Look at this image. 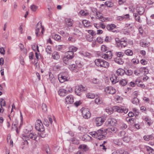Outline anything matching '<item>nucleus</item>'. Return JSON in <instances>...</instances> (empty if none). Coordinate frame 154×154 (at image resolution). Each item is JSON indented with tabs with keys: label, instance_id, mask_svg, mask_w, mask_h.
<instances>
[{
	"label": "nucleus",
	"instance_id": "nucleus-1",
	"mask_svg": "<svg viewBox=\"0 0 154 154\" xmlns=\"http://www.w3.org/2000/svg\"><path fill=\"white\" fill-rule=\"evenodd\" d=\"M90 134L93 137H96L98 139L101 140L105 138V135L106 134V133L103 130L99 129L96 132H90Z\"/></svg>",
	"mask_w": 154,
	"mask_h": 154
},
{
	"label": "nucleus",
	"instance_id": "nucleus-2",
	"mask_svg": "<svg viewBox=\"0 0 154 154\" xmlns=\"http://www.w3.org/2000/svg\"><path fill=\"white\" fill-rule=\"evenodd\" d=\"M96 65L100 67L108 68L109 66V63L104 60L100 59H96L94 61Z\"/></svg>",
	"mask_w": 154,
	"mask_h": 154
},
{
	"label": "nucleus",
	"instance_id": "nucleus-3",
	"mask_svg": "<svg viewBox=\"0 0 154 154\" xmlns=\"http://www.w3.org/2000/svg\"><path fill=\"white\" fill-rule=\"evenodd\" d=\"M116 45L119 48L121 49L125 47L127 45V42L123 39L120 40L118 38H115Z\"/></svg>",
	"mask_w": 154,
	"mask_h": 154
},
{
	"label": "nucleus",
	"instance_id": "nucleus-4",
	"mask_svg": "<svg viewBox=\"0 0 154 154\" xmlns=\"http://www.w3.org/2000/svg\"><path fill=\"white\" fill-rule=\"evenodd\" d=\"M83 117L85 119L89 118L91 116V113L89 109L82 107L80 110Z\"/></svg>",
	"mask_w": 154,
	"mask_h": 154
},
{
	"label": "nucleus",
	"instance_id": "nucleus-5",
	"mask_svg": "<svg viewBox=\"0 0 154 154\" xmlns=\"http://www.w3.org/2000/svg\"><path fill=\"white\" fill-rule=\"evenodd\" d=\"M35 128L39 132H43L45 130L44 126L41 120H37L35 124Z\"/></svg>",
	"mask_w": 154,
	"mask_h": 154
},
{
	"label": "nucleus",
	"instance_id": "nucleus-6",
	"mask_svg": "<svg viewBox=\"0 0 154 154\" xmlns=\"http://www.w3.org/2000/svg\"><path fill=\"white\" fill-rule=\"evenodd\" d=\"M26 140H29L30 139H31L37 141L36 139L37 137V135L34 133H31L29 135H26ZM25 142V143L26 142L27 144H28V143L26 140Z\"/></svg>",
	"mask_w": 154,
	"mask_h": 154
},
{
	"label": "nucleus",
	"instance_id": "nucleus-7",
	"mask_svg": "<svg viewBox=\"0 0 154 154\" xmlns=\"http://www.w3.org/2000/svg\"><path fill=\"white\" fill-rule=\"evenodd\" d=\"M42 29L41 32L42 34H43L45 31L44 27L42 26V23H38L36 24V29L35 30V34L37 37H38V33L40 29Z\"/></svg>",
	"mask_w": 154,
	"mask_h": 154
},
{
	"label": "nucleus",
	"instance_id": "nucleus-8",
	"mask_svg": "<svg viewBox=\"0 0 154 154\" xmlns=\"http://www.w3.org/2000/svg\"><path fill=\"white\" fill-rule=\"evenodd\" d=\"M112 54L111 51H109L106 52L105 53L102 54L101 57L103 58L106 60L111 59L112 57Z\"/></svg>",
	"mask_w": 154,
	"mask_h": 154
},
{
	"label": "nucleus",
	"instance_id": "nucleus-9",
	"mask_svg": "<svg viewBox=\"0 0 154 154\" xmlns=\"http://www.w3.org/2000/svg\"><path fill=\"white\" fill-rule=\"evenodd\" d=\"M105 91L107 94H114L116 92V89L111 87H108L105 89Z\"/></svg>",
	"mask_w": 154,
	"mask_h": 154
},
{
	"label": "nucleus",
	"instance_id": "nucleus-10",
	"mask_svg": "<svg viewBox=\"0 0 154 154\" xmlns=\"http://www.w3.org/2000/svg\"><path fill=\"white\" fill-rule=\"evenodd\" d=\"M58 79L60 82L63 83L68 80V75H65L64 74H60L58 76Z\"/></svg>",
	"mask_w": 154,
	"mask_h": 154
},
{
	"label": "nucleus",
	"instance_id": "nucleus-11",
	"mask_svg": "<svg viewBox=\"0 0 154 154\" xmlns=\"http://www.w3.org/2000/svg\"><path fill=\"white\" fill-rule=\"evenodd\" d=\"M105 120L104 118H102L101 117L97 118L96 119V125L98 126L101 125L104 122Z\"/></svg>",
	"mask_w": 154,
	"mask_h": 154
},
{
	"label": "nucleus",
	"instance_id": "nucleus-12",
	"mask_svg": "<svg viewBox=\"0 0 154 154\" xmlns=\"http://www.w3.org/2000/svg\"><path fill=\"white\" fill-rule=\"evenodd\" d=\"M137 12L140 15L143 14L145 11V9L143 7L138 6L136 9Z\"/></svg>",
	"mask_w": 154,
	"mask_h": 154
},
{
	"label": "nucleus",
	"instance_id": "nucleus-13",
	"mask_svg": "<svg viewBox=\"0 0 154 154\" xmlns=\"http://www.w3.org/2000/svg\"><path fill=\"white\" fill-rule=\"evenodd\" d=\"M96 18L98 19L102 22H104L105 21V19L103 16L102 14L99 12H96Z\"/></svg>",
	"mask_w": 154,
	"mask_h": 154
},
{
	"label": "nucleus",
	"instance_id": "nucleus-14",
	"mask_svg": "<svg viewBox=\"0 0 154 154\" xmlns=\"http://www.w3.org/2000/svg\"><path fill=\"white\" fill-rule=\"evenodd\" d=\"M110 80L112 84H115L119 81V79L118 76L115 75H112V77L110 78Z\"/></svg>",
	"mask_w": 154,
	"mask_h": 154
},
{
	"label": "nucleus",
	"instance_id": "nucleus-15",
	"mask_svg": "<svg viewBox=\"0 0 154 154\" xmlns=\"http://www.w3.org/2000/svg\"><path fill=\"white\" fill-rule=\"evenodd\" d=\"M87 88L85 87H84L82 85H80L78 86V95L80 96L81 94H79V92L80 91V93L84 91H86Z\"/></svg>",
	"mask_w": 154,
	"mask_h": 154
},
{
	"label": "nucleus",
	"instance_id": "nucleus-16",
	"mask_svg": "<svg viewBox=\"0 0 154 154\" xmlns=\"http://www.w3.org/2000/svg\"><path fill=\"white\" fill-rule=\"evenodd\" d=\"M79 137L83 141H89L91 139V137L88 134L83 135L82 137L79 136Z\"/></svg>",
	"mask_w": 154,
	"mask_h": 154
},
{
	"label": "nucleus",
	"instance_id": "nucleus-17",
	"mask_svg": "<svg viewBox=\"0 0 154 154\" xmlns=\"http://www.w3.org/2000/svg\"><path fill=\"white\" fill-rule=\"evenodd\" d=\"M68 91L64 89H60L58 91L59 95L61 96H64L68 94Z\"/></svg>",
	"mask_w": 154,
	"mask_h": 154
},
{
	"label": "nucleus",
	"instance_id": "nucleus-18",
	"mask_svg": "<svg viewBox=\"0 0 154 154\" xmlns=\"http://www.w3.org/2000/svg\"><path fill=\"white\" fill-rule=\"evenodd\" d=\"M108 122L109 125L113 126H115L117 122L116 120L114 118H111L108 119Z\"/></svg>",
	"mask_w": 154,
	"mask_h": 154
},
{
	"label": "nucleus",
	"instance_id": "nucleus-19",
	"mask_svg": "<svg viewBox=\"0 0 154 154\" xmlns=\"http://www.w3.org/2000/svg\"><path fill=\"white\" fill-rule=\"evenodd\" d=\"M90 54L86 52H84V51H80L79 52V55L78 57L81 58V57L82 58L84 57H88L90 56Z\"/></svg>",
	"mask_w": 154,
	"mask_h": 154
},
{
	"label": "nucleus",
	"instance_id": "nucleus-20",
	"mask_svg": "<svg viewBox=\"0 0 154 154\" xmlns=\"http://www.w3.org/2000/svg\"><path fill=\"white\" fill-rule=\"evenodd\" d=\"M66 101L67 103H72L74 102V99L71 95L67 96L66 98Z\"/></svg>",
	"mask_w": 154,
	"mask_h": 154
},
{
	"label": "nucleus",
	"instance_id": "nucleus-21",
	"mask_svg": "<svg viewBox=\"0 0 154 154\" xmlns=\"http://www.w3.org/2000/svg\"><path fill=\"white\" fill-rule=\"evenodd\" d=\"M65 56L69 59H72L74 57V53L72 51H68L65 53Z\"/></svg>",
	"mask_w": 154,
	"mask_h": 154
},
{
	"label": "nucleus",
	"instance_id": "nucleus-22",
	"mask_svg": "<svg viewBox=\"0 0 154 154\" xmlns=\"http://www.w3.org/2000/svg\"><path fill=\"white\" fill-rule=\"evenodd\" d=\"M116 26L114 24H111L108 25L106 26V28L109 31H112L113 32H114V29H115Z\"/></svg>",
	"mask_w": 154,
	"mask_h": 154
},
{
	"label": "nucleus",
	"instance_id": "nucleus-23",
	"mask_svg": "<svg viewBox=\"0 0 154 154\" xmlns=\"http://www.w3.org/2000/svg\"><path fill=\"white\" fill-rule=\"evenodd\" d=\"M78 149L83 150L84 151H87L88 150V148L87 146L84 144L80 145Z\"/></svg>",
	"mask_w": 154,
	"mask_h": 154
},
{
	"label": "nucleus",
	"instance_id": "nucleus-24",
	"mask_svg": "<svg viewBox=\"0 0 154 154\" xmlns=\"http://www.w3.org/2000/svg\"><path fill=\"white\" fill-rule=\"evenodd\" d=\"M135 83L138 86L142 88H144L145 87V86L139 79H137L135 81Z\"/></svg>",
	"mask_w": 154,
	"mask_h": 154
},
{
	"label": "nucleus",
	"instance_id": "nucleus-25",
	"mask_svg": "<svg viewBox=\"0 0 154 154\" xmlns=\"http://www.w3.org/2000/svg\"><path fill=\"white\" fill-rule=\"evenodd\" d=\"M144 140L146 141H149V140H152L154 138V136L153 134H151L146 136H145L143 137Z\"/></svg>",
	"mask_w": 154,
	"mask_h": 154
},
{
	"label": "nucleus",
	"instance_id": "nucleus-26",
	"mask_svg": "<svg viewBox=\"0 0 154 154\" xmlns=\"http://www.w3.org/2000/svg\"><path fill=\"white\" fill-rule=\"evenodd\" d=\"M89 13L86 11L81 10L79 13V15L85 17L88 15Z\"/></svg>",
	"mask_w": 154,
	"mask_h": 154
},
{
	"label": "nucleus",
	"instance_id": "nucleus-27",
	"mask_svg": "<svg viewBox=\"0 0 154 154\" xmlns=\"http://www.w3.org/2000/svg\"><path fill=\"white\" fill-rule=\"evenodd\" d=\"M115 61L117 63L119 64H122L124 62L122 60L121 58L120 57H116L114 59Z\"/></svg>",
	"mask_w": 154,
	"mask_h": 154
},
{
	"label": "nucleus",
	"instance_id": "nucleus-28",
	"mask_svg": "<svg viewBox=\"0 0 154 154\" xmlns=\"http://www.w3.org/2000/svg\"><path fill=\"white\" fill-rule=\"evenodd\" d=\"M52 36L53 39L56 41L60 42L61 41V37L57 34L52 35Z\"/></svg>",
	"mask_w": 154,
	"mask_h": 154
},
{
	"label": "nucleus",
	"instance_id": "nucleus-29",
	"mask_svg": "<svg viewBox=\"0 0 154 154\" xmlns=\"http://www.w3.org/2000/svg\"><path fill=\"white\" fill-rule=\"evenodd\" d=\"M125 72V71L123 69H119L116 71V73L118 75H122L124 74Z\"/></svg>",
	"mask_w": 154,
	"mask_h": 154
},
{
	"label": "nucleus",
	"instance_id": "nucleus-30",
	"mask_svg": "<svg viewBox=\"0 0 154 154\" xmlns=\"http://www.w3.org/2000/svg\"><path fill=\"white\" fill-rule=\"evenodd\" d=\"M113 109L119 112H123V109L117 106H114Z\"/></svg>",
	"mask_w": 154,
	"mask_h": 154
},
{
	"label": "nucleus",
	"instance_id": "nucleus-31",
	"mask_svg": "<svg viewBox=\"0 0 154 154\" xmlns=\"http://www.w3.org/2000/svg\"><path fill=\"white\" fill-rule=\"evenodd\" d=\"M133 16L134 17L135 20L136 21L140 23L142 22V20H140V16L138 14L136 13L133 14Z\"/></svg>",
	"mask_w": 154,
	"mask_h": 154
},
{
	"label": "nucleus",
	"instance_id": "nucleus-32",
	"mask_svg": "<svg viewBox=\"0 0 154 154\" xmlns=\"http://www.w3.org/2000/svg\"><path fill=\"white\" fill-rule=\"evenodd\" d=\"M78 130L79 131L78 132L79 134V136L80 134H83V133H85V128L82 127L80 126H79L78 127Z\"/></svg>",
	"mask_w": 154,
	"mask_h": 154
},
{
	"label": "nucleus",
	"instance_id": "nucleus-33",
	"mask_svg": "<svg viewBox=\"0 0 154 154\" xmlns=\"http://www.w3.org/2000/svg\"><path fill=\"white\" fill-rule=\"evenodd\" d=\"M65 21L66 24L69 26H71L72 25V20L71 19H66Z\"/></svg>",
	"mask_w": 154,
	"mask_h": 154
},
{
	"label": "nucleus",
	"instance_id": "nucleus-34",
	"mask_svg": "<svg viewBox=\"0 0 154 154\" xmlns=\"http://www.w3.org/2000/svg\"><path fill=\"white\" fill-rule=\"evenodd\" d=\"M129 17V15L128 14H127L124 15V16H120L117 17V19L118 20H123L125 18H128Z\"/></svg>",
	"mask_w": 154,
	"mask_h": 154
},
{
	"label": "nucleus",
	"instance_id": "nucleus-35",
	"mask_svg": "<svg viewBox=\"0 0 154 154\" xmlns=\"http://www.w3.org/2000/svg\"><path fill=\"white\" fill-rule=\"evenodd\" d=\"M128 83L127 80L125 79H122L119 81V84L122 86H125Z\"/></svg>",
	"mask_w": 154,
	"mask_h": 154
},
{
	"label": "nucleus",
	"instance_id": "nucleus-36",
	"mask_svg": "<svg viewBox=\"0 0 154 154\" xmlns=\"http://www.w3.org/2000/svg\"><path fill=\"white\" fill-rule=\"evenodd\" d=\"M125 54L128 56H131L133 54V52L132 50L128 49L126 50L125 51Z\"/></svg>",
	"mask_w": 154,
	"mask_h": 154
},
{
	"label": "nucleus",
	"instance_id": "nucleus-37",
	"mask_svg": "<svg viewBox=\"0 0 154 154\" xmlns=\"http://www.w3.org/2000/svg\"><path fill=\"white\" fill-rule=\"evenodd\" d=\"M82 23L84 26L86 27H88L90 26V23L89 22L86 20L82 21Z\"/></svg>",
	"mask_w": 154,
	"mask_h": 154
},
{
	"label": "nucleus",
	"instance_id": "nucleus-38",
	"mask_svg": "<svg viewBox=\"0 0 154 154\" xmlns=\"http://www.w3.org/2000/svg\"><path fill=\"white\" fill-rule=\"evenodd\" d=\"M132 102L133 104L137 105L139 103V102L138 99L137 97H134L132 99Z\"/></svg>",
	"mask_w": 154,
	"mask_h": 154
},
{
	"label": "nucleus",
	"instance_id": "nucleus-39",
	"mask_svg": "<svg viewBox=\"0 0 154 154\" xmlns=\"http://www.w3.org/2000/svg\"><path fill=\"white\" fill-rule=\"evenodd\" d=\"M105 5L107 7H111L113 6V3L110 1H107L105 3Z\"/></svg>",
	"mask_w": 154,
	"mask_h": 154
},
{
	"label": "nucleus",
	"instance_id": "nucleus-40",
	"mask_svg": "<svg viewBox=\"0 0 154 154\" xmlns=\"http://www.w3.org/2000/svg\"><path fill=\"white\" fill-rule=\"evenodd\" d=\"M95 102L96 104L99 105L102 103V101L100 98L98 97L95 99Z\"/></svg>",
	"mask_w": 154,
	"mask_h": 154
},
{
	"label": "nucleus",
	"instance_id": "nucleus-41",
	"mask_svg": "<svg viewBox=\"0 0 154 154\" xmlns=\"http://www.w3.org/2000/svg\"><path fill=\"white\" fill-rule=\"evenodd\" d=\"M116 55L117 57H116L121 58L124 56V53L121 52H116L115 54Z\"/></svg>",
	"mask_w": 154,
	"mask_h": 154
},
{
	"label": "nucleus",
	"instance_id": "nucleus-42",
	"mask_svg": "<svg viewBox=\"0 0 154 154\" xmlns=\"http://www.w3.org/2000/svg\"><path fill=\"white\" fill-rule=\"evenodd\" d=\"M86 96L88 98L93 99L94 98L95 95L94 94L90 93H89L87 94Z\"/></svg>",
	"mask_w": 154,
	"mask_h": 154
},
{
	"label": "nucleus",
	"instance_id": "nucleus-43",
	"mask_svg": "<svg viewBox=\"0 0 154 154\" xmlns=\"http://www.w3.org/2000/svg\"><path fill=\"white\" fill-rule=\"evenodd\" d=\"M70 59L65 56L63 58V62L65 64H69V60Z\"/></svg>",
	"mask_w": 154,
	"mask_h": 154
},
{
	"label": "nucleus",
	"instance_id": "nucleus-44",
	"mask_svg": "<svg viewBox=\"0 0 154 154\" xmlns=\"http://www.w3.org/2000/svg\"><path fill=\"white\" fill-rule=\"evenodd\" d=\"M46 51L48 54H50L52 51V49L50 46H48L46 48Z\"/></svg>",
	"mask_w": 154,
	"mask_h": 154
},
{
	"label": "nucleus",
	"instance_id": "nucleus-45",
	"mask_svg": "<svg viewBox=\"0 0 154 154\" xmlns=\"http://www.w3.org/2000/svg\"><path fill=\"white\" fill-rule=\"evenodd\" d=\"M30 8L32 11H35L38 9V7L33 4L30 6Z\"/></svg>",
	"mask_w": 154,
	"mask_h": 154
},
{
	"label": "nucleus",
	"instance_id": "nucleus-46",
	"mask_svg": "<svg viewBox=\"0 0 154 154\" xmlns=\"http://www.w3.org/2000/svg\"><path fill=\"white\" fill-rule=\"evenodd\" d=\"M19 46L21 51L23 50L24 53H26V49L24 48L23 45L22 43H20L19 45Z\"/></svg>",
	"mask_w": 154,
	"mask_h": 154
},
{
	"label": "nucleus",
	"instance_id": "nucleus-47",
	"mask_svg": "<svg viewBox=\"0 0 154 154\" xmlns=\"http://www.w3.org/2000/svg\"><path fill=\"white\" fill-rule=\"evenodd\" d=\"M42 109L44 112H46L47 110V106L45 103H43L42 105Z\"/></svg>",
	"mask_w": 154,
	"mask_h": 154
},
{
	"label": "nucleus",
	"instance_id": "nucleus-48",
	"mask_svg": "<svg viewBox=\"0 0 154 154\" xmlns=\"http://www.w3.org/2000/svg\"><path fill=\"white\" fill-rule=\"evenodd\" d=\"M147 24L150 26H152L154 24V22L153 20H147Z\"/></svg>",
	"mask_w": 154,
	"mask_h": 154
},
{
	"label": "nucleus",
	"instance_id": "nucleus-49",
	"mask_svg": "<svg viewBox=\"0 0 154 154\" xmlns=\"http://www.w3.org/2000/svg\"><path fill=\"white\" fill-rule=\"evenodd\" d=\"M144 120L146 123H147L148 125L150 126V125L152 124V122L151 121L149 120L148 118L147 117L145 118Z\"/></svg>",
	"mask_w": 154,
	"mask_h": 154
},
{
	"label": "nucleus",
	"instance_id": "nucleus-50",
	"mask_svg": "<svg viewBox=\"0 0 154 154\" xmlns=\"http://www.w3.org/2000/svg\"><path fill=\"white\" fill-rule=\"evenodd\" d=\"M147 150L149 154H154V150L150 147L147 148Z\"/></svg>",
	"mask_w": 154,
	"mask_h": 154
},
{
	"label": "nucleus",
	"instance_id": "nucleus-51",
	"mask_svg": "<svg viewBox=\"0 0 154 154\" xmlns=\"http://www.w3.org/2000/svg\"><path fill=\"white\" fill-rule=\"evenodd\" d=\"M53 59L57 60L59 59L60 57V56L58 53L56 52L55 54L53 56Z\"/></svg>",
	"mask_w": 154,
	"mask_h": 154
},
{
	"label": "nucleus",
	"instance_id": "nucleus-52",
	"mask_svg": "<svg viewBox=\"0 0 154 154\" xmlns=\"http://www.w3.org/2000/svg\"><path fill=\"white\" fill-rule=\"evenodd\" d=\"M125 72L128 75H131L133 73L131 69L127 70L126 72L125 71Z\"/></svg>",
	"mask_w": 154,
	"mask_h": 154
},
{
	"label": "nucleus",
	"instance_id": "nucleus-53",
	"mask_svg": "<svg viewBox=\"0 0 154 154\" xmlns=\"http://www.w3.org/2000/svg\"><path fill=\"white\" fill-rule=\"evenodd\" d=\"M123 139L124 141L126 142H128L130 140V138L128 136L125 135L124 137H123Z\"/></svg>",
	"mask_w": 154,
	"mask_h": 154
},
{
	"label": "nucleus",
	"instance_id": "nucleus-54",
	"mask_svg": "<svg viewBox=\"0 0 154 154\" xmlns=\"http://www.w3.org/2000/svg\"><path fill=\"white\" fill-rule=\"evenodd\" d=\"M109 131L111 133H115L117 131V129L115 127H112L109 128Z\"/></svg>",
	"mask_w": 154,
	"mask_h": 154
},
{
	"label": "nucleus",
	"instance_id": "nucleus-55",
	"mask_svg": "<svg viewBox=\"0 0 154 154\" xmlns=\"http://www.w3.org/2000/svg\"><path fill=\"white\" fill-rule=\"evenodd\" d=\"M38 134L42 138L45 137L46 135V134L45 133L44 131L40 132L38 133Z\"/></svg>",
	"mask_w": 154,
	"mask_h": 154
},
{
	"label": "nucleus",
	"instance_id": "nucleus-56",
	"mask_svg": "<svg viewBox=\"0 0 154 154\" xmlns=\"http://www.w3.org/2000/svg\"><path fill=\"white\" fill-rule=\"evenodd\" d=\"M125 132L123 131H121L119 133V135L122 137H124L125 136Z\"/></svg>",
	"mask_w": 154,
	"mask_h": 154
},
{
	"label": "nucleus",
	"instance_id": "nucleus-57",
	"mask_svg": "<svg viewBox=\"0 0 154 154\" xmlns=\"http://www.w3.org/2000/svg\"><path fill=\"white\" fill-rule=\"evenodd\" d=\"M69 68L72 71H74L75 70V68H76L75 65V64H72L69 66Z\"/></svg>",
	"mask_w": 154,
	"mask_h": 154
},
{
	"label": "nucleus",
	"instance_id": "nucleus-58",
	"mask_svg": "<svg viewBox=\"0 0 154 154\" xmlns=\"http://www.w3.org/2000/svg\"><path fill=\"white\" fill-rule=\"evenodd\" d=\"M69 49L70 51H72V52L74 53V52L76 51L77 49V48L76 47H75L73 46L71 47Z\"/></svg>",
	"mask_w": 154,
	"mask_h": 154
},
{
	"label": "nucleus",
	"instance_id": "nucleus-59",
	"mask_svg": "<svg viewBox=\"0 0 154 154\" xmlns=\"http://www.w3.org/2000/svg\"><path fill=\"white\" fill-rule=\"evenodd\" d=\"M101 50L103 52H105L107 50V47L104 45H103L101 47Z\"/></svg>",
	"mask_w": 154,
	"mask_h": 154
},
{
	"label": "nucleus",
	"instance_id": "nucleus-60",
	"mask_svg": "<svg viewBox=\"0 0 154 154\" xmlns=\"http://www.w3.org/2000/svg\"><path fill=\"white\" fill-rule=\"evenodd\" d=\"M68 40L72 42H74L76 41V39L72 37H69L68 38Z\"/></svg>",
	"mask_w": 154,
	"mask_h": 154
},
{
	"label": "nucleus",
	"instance_id": "nucleus-61",
	"mask_svg": "<svg viewBox=\"0 0 154 154\" xmlns=\"http://www.w3.org/2000/svg\"><path fill=\"white\" fill-rule=\"evenodd\" d=\"M93 37L92 36H91L90 35H88L87 36V40L91 42L92 41Z\"/></svg>",
	"mask_w": 154,
	"mask_h": 154
},
{
	"label": "nucleus",
	"instance_id": "nucleus-62",
	"mask_svg": "<svg viewBox=\"0 0 154 154\" xmlns=\"http://www.w3.org/2000/svg\"><path fill=\"white\" fill-rule=\"evenodd\" d=\"M140 45L142 47L147 46L148 45V44H147L143 42H140Z\"/></svg>",
	"mask_w": 154,
	"mask_h": 154
},
{
	"label": "nucleus",
	"instance_id": "nucleus-63",
	"mask_svg": "<svg viewBox=\"0 0 154 154\" xmlns=\"http://www.w3.org/2000/svg\"><path fill=\"white\" fill-rule=\"evenodd\" d=\"M140 62L143 65H146L147 63V61L143 59L141 60Z\"/></svg>",
	"mask_w": 154,
	"mask_h": 154
},
{
	"label": "nucleus",
	"instance_id": "nucleus-64",
	"mask_svg": "<svg viewBox=\"0 0 154 154\" xmlns=\"http://www.w3.org/2000/svg\"><path fill=\"white\" fill-rule=\"evenodd\" d=\"M43 123L45 125L47 126H48L49 125V122L46 119H44V121Z\"/></svg>",
	"mask_w": 154,
	"mask_h": 154
}]
</instances>
